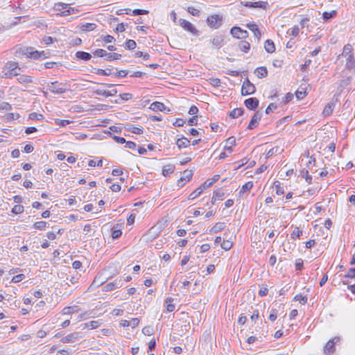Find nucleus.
<instances>
[{
	"label": "nucleus",
	"instance_id": "13d9d810",
	"mask_svg": "<svg viewBox=\"0 0 355 355\" xmlns=\"http://www.w3.org/2000/svg\"><path fill=\"white\" fill-rule=\"evenodd\" d=\"M148 10H143V9H135L132 10V15H147L148 13Z\"/></svg>",
	"mask_w": 355,
	"mask_h": 355
},
{
	"label": "nucleus",
	"instance_id": "473e14b6",
	"mask_svg": "<svg viewBox=\"0 0 355 355\" xmlns=\"http://www.w3.org/2000/svg\"><path fill=\"white\" fill-rule=\"evenodd\" d=\"M150 107L153 110H159V111H164L166 109V106L164 103L160 102H154L151 104Z\"/></svg>",
	"mask_w": 355,
	"mask_h": 355
},
{
	"label": "nucleus",
	"instance_id": "7ed1b4c3",
	"mask_svg": "<svg viewBox=\"0 0 355 355\" xmlns=\"http://www.w3.org/2000/svg\"><path fill=\"white\" fill-rule=\"evenodd\" d=\"M346 58L345 68L353 69L355 68V60L354 58L353 47L351 44H347L344 46L343 53L339 55Z\"/></svg>",
	"mask_w": 355,
	"mask_h": 355
},
{
	"label": "nucleus",
	"instance_id": "2f4dec72",
	"mask_svg": "<svg viewBox=\"0 0 355 355\" xmlns=\"http://www.w3.org/2000/svg\"><path fill=\"white\" fill-rule=\"evenodd\" d=\"M253 182L252 181H249V182H247L246 183H245L241 190L239 191V195H242L244 193H245L246 191L250 190L252 187H253Z\"/></svg>",
	"mask_w": 355,
	"mask_h": 355
},
{
	"label": "nucleus",
	"instance_id": "8fccbe9b",
	"mask_svg": "<svg viewBox=\"0 0 355 355\" xmlns=\"http://www.w3.org/2000/svg\"><path fill=\"white\" fill-rule=\"evenodd\" d=\"M299 32L300 28L297 26H295L288 31V33L293 37H296L299 34Z\"/></svg>",
	"mask_w": 355,
	"mask_h": 355
},
{
	"label": "nucleus",
	"instance_id": "aec40b11",
	"mask_svg": "<svg viewBox=\"0 0 355 355\" xmlns=\"http://www.w3.org/2000/svg\"><path fill=\"white\" fill-rule=\"evenodd\" d=\"M190 144V140L187 138L182 137L180 138L176 141V145L179 149L187 148Z\"/></svg>",
	"mask_w": 355,
	"mask_h": 355
},
{
	"label": "nucleus",
	"instance_id": "a878e982",
	"mask_svg": "<svg viewBox=\"0 0 355 355\" xmlns=\"http://www.w3.org/2000/svg\"><path fill=\"white\" fill-rule=\"evenodd\" d=\"M76 57L84 61H88L92 58V55L90 53L85 51H78L76 53Z\"/></svg>",
	"mask_w": 355,
	"mask_h": 355
},
{
	"label": "nucleus",
	"instance_id": "2eb2a0df",
	"mask_svg": "<svg viewBox=\"0 0 355 355\" xmlns=\"http://www.w3.org/2000/svg\"><path fill=\"white\" fill-rule=\"evenodd\" d=\"M193 176L192 171L186 170L184 171L183 176L178 181V185L182 187L186 182H189Z\"/></svg>",
	"mask_w": 355,
	"mask_h": 355
},
{
	"label": "nucleus",
	"instance_id": "58836bf2",
	"mask_svg": "<svg viewBox=\"0 0 355 355\" xmlns=\"http://www.w3.org/2000/svg\"><path fill=\"white\" fill-rule=\"evenodd\" d=\"M294 301H299L301 304H306L307 303L308 298L306 296H303L301 294L296 295L294 298Z\"/></svg>",
	"mask_w": 355,
	"mask_h": 355
},
{
	"label": "nucleus",
	"instance_id": "39448f33",
	"mask_svg": "<svg viewBox=\"0 0 355 355\" xmlns=\"http://www.w3.org/2000/svg\"><path fill=\"white\" fill-rule=\"evenodd\" d=\"M223 17L219 15H212L207 18V25L214 29L218 28L222 25Z\"/></svg>",
	"mask_w": 355,
	"mask_h": 355
},
{
	"label": "nucleus",
	"instance_id": "0e129e2a",
	"mask_svg": "<svg viewBox=\"0 0 355 355\" xmlns=\"http://www.w3.org/2000/svg\"><path fill=\"white\" fill-rule=\"evenodd\" d=\"M352 80V77H347L346 78L343 79L340 81V87H345L350 84L351 81Z\"/></svg>",
	"mask_w": 355,
	"mask_h": 355
},
{
	"label": "nucleus",
	"instance_id": "864d4df0",
	"mask_svg": "<svg viewBox=\"0 0 355 355\" xmlns=\"http://www.w3.org/2000/svg\"><path fill=\"white\" fill-rule=\"evenodd\" d=\"M302 234V231L300 230L299 227H295L291 234V238H300Z\"/></svg>",
	"mask_w": 355,
	"mask_h": 355
},
{
	"label": "nucleus",
	"instance_id": "49530a36",
	"mask_svg": "<svg viewBox=\"0 0 355 355\" xmlns=\"http://www.w3.org/2000/svg\"><path fill=\"white\" fill-rule=\"evenodd\" d=\"M28 118L32 120L42 121L44 119V116L42 114L32 112L29 114Z\"/></svg>",
	"mask_w": 355,
	"mask_h": 355
},
{
	"label": "nucleus",
	"instance_id": "9b49d317",
	"mask_svg": "<svg viewBox=\"0 0 355 355\" xmlns=\"http://www.w3.org/2000/svg\"><path fill=\"white\" fill-rule=\"evenodd\" d=\"M83 338L82 334L80 332H73L64 336L61 338L60 341L62 343H73Z\"/></svg>",
	"mask_w": 355,
	"mask_h": 355
},
{
	"label": "nucleus",
	"instance_id": "e433bc0d",
	"mask_svg": "<svg viewBox=\"0 0 355 355\" xmlns=\"http://www.w3.org/2000/svg\"><path fill=\"white\" fill-rule=\"evenodd\" d=\"M95 73L99 76H111L113 74L112 73L111 69H96V71Z\"/></svg>",
	"mask_w": 355,
	"mask_h": 355
},
{
	"label": "nucleus",
	"instance_id": "5fc2aeb1",
	"mask_svg": "<svg viewBox=\"0 0 355 355\" xmlns=\"http://www.w3.org/2000/svg\"><path fill=\"white\" fill-rule=\"evenodd\" d=\"M119 98L122 101H127L132 98V94L130 93L121 94Z\"/></svg>",
	"mask_w": 355,
	"mask_h": 355
},
{
	"label": "nucleus",
	"instance_id": "4c0bfd02",
	"mask_svg": "<svg viewBox=\"0 0 355 355\" xmlns=\"http://www.w3.org/2000/svg\"><path fill=\"white\" fill-rule=\"evenodd\" d=\"M174 167L172 165H166L163 167L162 175L164 176H168L173 172Z\"/></svg>",
	"mask_w": 355,
	"mask_h": 355
},
{
	"label": "nucleus",
	"instance_id": "412c9836",
	"mask_svg": "<svg viewBox=\"0 0 355 355\" xmlns=\"http://www.w3.org/2000/svg\"><path fill=\"white\" fill-rule=\"evenodd\" d=\"M225 227V223L222 222L216 223L209 230L210 234H216L222 230Z\"/></svg>",
	"mask_w": 355,
	"mask_h": 355
},
{
	"label": "nucleus",
	"instance_id": "338daca9",
	"mask_svg": "<svg viewBox=\"0 0 355 355\" xmlns=\"http://www.w3.org/2000/svg\"><path fill=\"white\" fill-rule=\"evenodd\" d=\"M187 11L193 16H198L200 14V10L193 7H189Z\"/></svg>",
	"mask_w": 355,
	"mask_h": 355
},
{
	"label": "nucleus",
	"instance_id": "f8f14e48",
	"mask_svg": "<svg viewBox=\"0 0 355 355\" xmlns=\"http://www.w3.org/2000/svg\"><path fill=\"white\" fill-rule=\"evenodd\" d=\"M243 6L247 8H262L263 10H266L268 6V3L267 1H256V2H250L247 1L245 3H243Z\"/></svg>",
	"mask_w": 355,
	"mask_h": 355
},
{
	"label": "nucleus",
	"instance_id": "1a4fd4ad",
	"mask_svg": "<svg viewBox=\"0 0 355 355\" xmlns=\"http://www.w3.org/2000/svg\"><path fill=\"white\" fill-rule=\"evenodd\" d=\"M230 33L234 37L237 39H245L248 37V31L238 26L232 27L230 30Z\"/></svg>",
	"mask_w": 355,
	"mask_h": 355
},
{
	"label": "nucleus",
	"instance_id": "cd10ccee",
	"mask_svg": "<svg viewBox=\"0 0 355 355\" xmlns=\"http://www.w3.org/2000/svg\"><path fill=\"white\" fill-rule=\"evenodd\" d=\"M238 46L239 49L244 53H248L250 49V43L245 40L239 42Z\"/></svg>",
	"mask_w": 355,
	"mask_h": 355
},
{
	"label": "nucleus",
	"instance_id": "f03ea898",
	"mask_svg": "<svg viewBox=\"0 0 355 355\" xmlns=\"http://www.w3.org/2000/svg\"><path fill=\"white\" fill-rule=\"evenodd\" d=\"M21 69L19 67L18 62L8 61L3 67V78H12L14 76L20 75Z\"/></svg>",
	"mask_w": 355,
	"mask_h": 355
},
{
	"label": "nucleus",
	"instance_id": "680f3d73",
	"mask_svg": "<svg viewBox=\"0 0 355 355\" xmlns=\"http://www.w3.org/2000/svg\"><path fill=\"white\" fill-rule=\"evenodd\" d=\"M344 278H355V268H349L348 272L344 276Z\"/></svg>",
	"mask_w": 355,
	"mask_h": 355
},
{
	"label": "nucleus",
	"instance_id": "37998d69",
	"mask_svg": "<svg viewBox=\"0 0 355 355\" xmlns=\"http://www.w3.org/2000/svg\"><path fill=\"white\" fill-rule=\"evenodd\" d=\"M137 43L133 40H128L125 43V48L128 50H132L136 48Z\"/></svg>",
	"mask_w": 355,
	"mask_h": 355
},
{
	"label": "nucleus",
	"instance_id": "5701e85b",
	"mask_svg": "<svg viewBox=\"0 0 355 355\" xmlns=\"http://www.w3.org/2000/svg\"><path fill=\"white\" fill-rule=\"evenodd\" d=\"M254 73L259 78H263L268 76V69L266 67H259L255 69Z\"/></svg>",
	"mask_w": 355,
	"mask_h": 355
},
{
	"label": "nucleus",
	"instance_id": "7c9ffc66",
	"mask_svg": "<svg viewBox=\"0 0 355 355\" xmlns=\"http://www.w3.org/2000/svg\"><path fill=\"white\" fill-rule=\"evenodd\" d=\"M126 129L127 130L137 135H141L144 132V128L142 127H135L132 125H129Z\"/></svg>",
	"mask_w": 355,
	"mask_h": 355
},
{
	"label": "nucleus",
	"instance_id": "c85d7f7f",
	"mask_svg": "<svg viewBox=\"0 0 355 355\" xmlns=\"http://www.w3.org/2000/svg\"><path fill=\"white\" fill-rule=\"evenodd\" d=\"M244 112V109L242 107L239 108H235L233 110H232L229 116L232 119L238 118L239 116H241Z\"/></svg>",
	"mask_w": 355,
	"mask_h": 355
},
{
	"label": "nucleus",
	"instance_id": "6ab92c4d",
	"mask_svg": "<svg viewBox=\"0 0 355 355\" xmlns=\"http://www.w3.org/2000/svg\"><path fill=\"white\" fill-rule=\"evenodd\" d=\"M80 311V309L78 306H66L62 309V313L63 315H71L74 313H78Z\"/></svg>",
	"mask_w": 355,
	"mask_h": 355
},
{
	"label": "nucleus",
	"instance_id": "4d7b16f0",
	"mask_svg": "<svg viewBox=\"0 0 355 355\" xmlns=\"http://www.w3.org/2000/svg\"><path fill=\"white\" fill-rule=\"evenodd\" d=\"M277 313L278 311L277 309H272L269 315V320L272 322H274L277 318Z\"/></svg>",
	"mask_w": 355,
	"mask_h": 355
},
{
	"label": "nucleus",
	"instance_id": "423d86ee",
	"mask_svg": "<svg viewBox=\"0 0 355 355\" xmlns=\"http://www.w3.org/2000/svg\"><path fill=\"white\" fill-rule=\"evenodd\" d=\"M256 92V88L248 78H246L243 83L241 88V94L243 96H248L254 94Z\"/></svg>",
	"mask_w": 355,
	"mask_h": 355
},
{
	"label": "nucleus",
	"instance_id": "a18cd8bd",
	"mask_svg": "<svg viewBox=\"0 0 355 355\" xmlns=\"http://www.w3.org/2000/svg\"><path fill=\"white\" fill-rule=\"evenodd\" d=\"M107 52L105 50L102 49H98L94 52V56H97L99 58L105 57V58L107 56Z\"/></svg>",
	"mask_w": 355,
	"mask_h": 355
},
{
	"label": "nucleus",
	"instance_id": "f704fd0d",
	"mask_svg": "<svg viewBox=\"0 0 355 355\" xmlns=\"http://www.w3.org/2000/svg\"><path fill=\"white\" fill-rule=\"evenodd\" d=\"M203 190L200 187H198L196 190H194L192 193L189 196V200H194L198 198L202 193Z\"/></svg>",
	"mask_w": 355,
	"mask_h": 355
},
{
	"label": "nucleus",
	"instance_id": "3c124183",
	"mask_svg": "<svg viewBox=\"0 0 355 355\" xmlns=\"http://www.w3.org/2000/svg\"><path fill=\"white\" fill-rule=\"evenodd\" d=\"M335 15H336V11H331L330 12H324L322 14V18L324 20L327 21V20L333 18L334 17H335Z\"/></svg>",
	"mask_w": 355,
	"mask_h": 355
},
{
	"label": "nucleus",
	"instance_id": "b1692460",
	"mask_svg": "<svg viewBox=\"0 0 355 355\" xmlns=\"http://www.w3.org/2000/svg\"><path fill=\"white\" fill-rule=\"evenodd\" d=\"M234 146H236V139L234 137H230L226 140V145L224 149L232 153L233 150L232 148Z\"/></svg>",
	"mask_w": 355,
	"mask_h": 355
},
{
	"label": "nucleus",
	"instance_id": "dca6fc26",
	"mask_svg": "<svg viewBox=\"0 0 355 355\" xmlns=\"http://www.w3.org/2000/svg\"><path fill=\"white\" fill-rule=\"evenodd\" d=\"M262 116L261 113L257 112L252 117L250 123L248 126V130H252L256 128L259 123V121H260Z\"/></svg>",
	"mask_w": 355,
	"mask_h": 355
},
{
	"label": "nucleus",
	"instance_id": "6e6d98bb",
	"mask_svg": "<svg viewBox=\"0 0 355 355\" xmlns=\"http://www.w3.org/2000/svg\"><path fill=\"white\" fill-rule=\"evenodd\" d=\"M71 121L69 120L65 119H57L55 121V123L61 127H65L67 125L70 124Z\"/></svg>",
	"mask_w": 355,
	"mask_h": 355
},
{
	"label": "nucleus",
	"instance_id": "052dcab7",
	"mask_svg": "<svg viewBox=\"0 0 355 355\" xmlns=\"http://www.w3.org/2000/svg\"><path fill=\"white\" fill-rule=\"evenodd\" d=\"M135 57L141 58L142 57L144 60H147L150 58V55L148 53H144L142 51H137L135 53Z\"/></svg>",
	"mask_w": 355,
	"mask_h": 355
},
{
	"label": "nucleus",
	"instance_id": "4be33fe9",
	"mask_svg": "<svg viewBox=\"0 0 355 355\" xmlns=\"http://www.w3.org/2000/svg\"><path fill=\"white\" fill-rule=\"evenodd\" d=\"M96 26V24L94 23L82 24L80 26V30L83 32H89L94 31Z\"/></svg>",
	"mask_w": 355,
	"mask_h": 355
},
{
	"label": "nucleus",
	"instance_id": "c03bdc74",
	"mask_svg": "<svg viewBox=\"0 0 355 355\" xmlns=\"http://www.w3.org/2000/svg\"><path fill=\"white\" fill-rule=\"evenodd\" d=\"M24 208L21 205H15L11 210V212L14 214H19L24 211Z\"/></svg>",
	"mask_w": 355,
	"mask_h": 355
},
{
	"label": "nucleus",
	"instance_id": "f257e3e1",
	"mask_svg": "<svg viewBox=\"0 0 355 355\" xmlns=\"http://www.w3.org/2000/svg\"><path fill=\"white\" fill-rule=\"evenodd\" d=\"M14 51L15 55L19 58H26L33 60L44 59L47 58L46 55L48 54L44 51H36L33 47L31 46H16Z\"/></svg>",
	"mask_w": 355,
	"mask_h": 355
},
{
	"label": "nucleus",
	"instance_id": "09e8293b",
	"mask_svg": "<svg viewBox=\"0 0 355 355\" xmlns=\"http://www.w3.org/2000/svg\"><path fill=\"white\" fill-rule=\"evenodd\" d=\"M274 186L276 189L277 195H282L284 193V189L281 187V183L279 181L274 182Z\"/></svg>",
	"mask_w": 355,
	"mask_h": 355
},
{
	"label": "nucleus",
	"instance_id": "774afa93",
	"mask_svg": "<svg viewBox=\"0 0 355 355\" xmlns=\"http://www.w3.org/2000/svg\"><path fill=\"white\" fill-rule=\"evenodd\" d=\"M33 146L31 144H28L24 146L23 152L26 153H31L33 151Z\"/></svg>",
	"mask_w": 355,
	"mask_h": 355
},
{
	"label": "nucleus",
	"instance_id": "a211bd4d",
	"mask_svg": "<svg viewBox=\"0 0 355 355\" xmlns=\"http://www.w3.org/2000/svg\"><path fill=\"white\" fill-rule=\"evenodd\" d=\"M246 26L254 33V35L258 40H260L261 37V33L255 24H248Z\"/></svg>",
	"mask_w": 355,
	"mask_h": 355
},
{
	"label": "nucleus",
	"instance_id": "6e6552de",
	"mask_svg": "<svg viewBox=\"0 0 355 355\" xmlns=\"http://www.w3.org/2000/svg\"><path fill=\"white\" fill-rule=\"evenodd\" d=\"M340 340L338 336L334 337L333 339L329 340L325 345L323 349L324 354L326 355H331L335 352V344Z\"/></svg>",
	"mask_w": 355,
	"mask_h": 355
},
{
	"label": "nucleus",
	"instance_id": "393cba45",
	"mask_svg": "<svg viewBox=\"0 0 355 355\" xmlns=\"http://www.w3.org/2000/svg\"><path fill=\"white\" fill-rule=\"evenodd\" d=\"M264 49L268 53H272L275 51V46L271 40H266L264 43Z\"/></svg>",
	"mask_w": 355,
	"mask_h": 355
},
{
	"label": "nucleus",
	"instance_id": "a19ab883",
	"mask_svg": "<svg viewBox=\"0 0 355 355\" xmlns=\"http://www.w3.org/2000/svg\"><path fill=\"white\" fill-rule=\"evenodd\" d=\"M300 175L302 178H305L306 182L309 184H311L312 177L309 175V171L307 170L303 169L300 171Z\"/></svg>",
	"mask_w": 355,
	"mask_h": 355
},
{
	"label": "nucleus",
	"instance_id": "20e7f679",
	"mask_svg": "<svg viewBox=\"0 0 355 355\" xmlns=\"http://www.w3.org/2000/svg\"><path fill=\"white\" fill-rule=\"evenodd\" d=\"M67 85L64 83H59L58 82H52L47 85V89L49 90L51 92L57 94H62L67 92Z\"/></svg>",
	"mask_w": 355,
	"mask_h": 355
},
{
	"label": "nucleus",
	"instance_id": "e2e57ef3",
	"mask_svg": "<svg viewBox=\"0 0 355 355\" xmlns=\"http://www.w3.org/2000/svg\"><path fill=\"white\" fill-rule=\"evenodd\" d=\"M54 39L51 36H45L42 38V42L46 45L51 44L54 42Z\"/></svg>",
	"mask_w": 355,
	"mask_h": 355
},
{
	"label": "nucleus",
	"instance_id": "0eeeda50",
	"mask_svg": "<svg viewBox=\"0 0 355 355\" xmlns=\"http://www.w3.org/2000/svg\"><path fill=\"white\" fill-rule=\"evenodd\" d=\"M180 26L185 31L189 32L193 35H198L199 31L196 29V28L189 21L180 19Z\"/></svg>",
	"mask_w": 355,
	"mask_h": 355
},
{
	"label": "nucleus",
	"instance_id": "c9c22d12",
	"mask_svg": "<svg viewBox=\"0 0 355 355\" xmlns=\"http://www.w3.org/2000/svg\"><path fill=\"white\" fill-rule=\"evenodd\" d=\"M121 55L116 53H107L105 60L107 61H112L115 60H119L121 58Z\"/></svg>",
	"mask_w": 355,
	"mask_h": 355
},
{
	"label": "nucleus",
	"instance_id": "c756f323",
	"mask_svg": "<svg viewBox=\"0 0 355 355\" xmlns=\"http://www.w3.org/2000/svg\"><path fill=\"white\" fill-rule=\"evenodd\" d=\"M173 298L168 297L165 300V304H166L167 312H172L175 310V304L173 303Z\"/></svg>",
	"mask_w": 355,
	"mask_h": 355
},
{
	"label": "nucleus",
	"instance_id": "79ce46f5",
	"mask_svg": "<svg viewBox=\"0 0 355 355\" xmlns=\"http://www.w3.org/2000/svg\"><path fill=\"white\" fill-rule=\"evenodd\" d=\"M221 248L225 250H230L232 246L233 243L230 240H223V243L220 244Z\"/></svg>",
	"mask_w": 355,
	"mask_h": 355
},
{
	"label": "nucleus",
	"instance_id": "ddd939ff",
	"mask_svg": "<svg viewBox=\"0 0 355 355\" xmlns=\"http://www.w3.org/2000/svg\"><path fill=\"white\" fill-rule=\"evenodd\" d=\"M259 101L255 97L249 98L244 101L245 107L250 110H255L259 106Z\"/></svg>",
	"mask_w": 355,
	"mask_h": 355
},
{
	"label": "nucleus",
	"instance_id": "69168bd1",
	"mask_svg": "<svg viewBox=\"0 0 355 355\" xmlns=\"http://www.w3.org/2000/svg\"><path fill=\"white\" fill-rule=\"evenodd\" d=\"M277 108V106L276 104L275 103H270L268 107L266 109V114H270V112H273L274 110H275Z\"/></svg>",
	"mask_w": 355,
	"mask_h": 355
},
{
	"label": "nucleus",
	"instance_id": "bb28decb",
	"mask_svg": "<svg viewBox=\"0 0 355 355\" xmlns=\"http://www.w3.org/2000/svg\"><path fill=\"white\" fill-rule=\"evenodd\" d=\"M101 322L99 320H92L89 322L85 323L83 329H94L98 328L101 325Z\"/></svg>",
	"mask_w": 355,
	"mask_h": 355
},
{
	"label": "nucleus",
	"instance_id": "ea45409f",
	"mask_svg": "<svg viewBox=\"0 0 355 355\" xmlns=\"http://www.w3.org/2000/svg\"><path fill=\"white\" fill-rule=\"evenodd\" d=\"M117 287H118V285L116 282H110V283L106 284L103 286V291H105L106 292L111 291Z\"/></svg>",
	"mask_w": 355,
	"mask_h": 355
},
{
	"label": "nucleus",
	"instance_id": "9d476101",
	"mask_svg": "<svg viewBox=\"0 0 355 355\" xmlns=\"http://www.w3.org/2000/svg\"><path fill=\"white\" fill-rule=\"evenodd\" d=\"M338 101V97L334 95L332 100L327 103V105L324 107L322 114L324 116H329L332 113L336 106V103Z\"/></svg>",
	"mask_w": 355,
	"mask_h": 355
},
{
	"label": "nucleus",
	"instance_id": "603ef678",
	"mask_svg": "<svg viewBox=\"0 0 355 355\" xmlns=\"http://www.w3.org/2000/svg\"><path fill=\"white\" fill-rule=\"evenodd\" d=\"M94 93L96 95L103 96L105 97H108L110 95V94L108 92L107 90H103V89H96L94 92Z\"/></svg>",
	"mask_w": 355,
	"mask_h": 355
},
{
	"label": "nucleus",
	"instance_id": "4468645a",
	"mask_svg": "<svg viewBox=\"0 0 355 355\" xmlns=\"http://www.w3.org/2000/svg\"><path fill=\"white\" fill-rule=\"evenodd\" d=\"M225 35L223 34H217L214 35L211 40V44L217 49H220L224 44Z\"/></svg>",
	"mask_w": 355,
	"mask_h": 355
},
{
	"label": "nucleus",
	"instance_id": "f3484780",
	"mask_svg": "<svg viewBox=\"0 0 355 355\" xmlns=\"http://www.w3.org/2000/svg\"><path fill=\"white\" fill-rule=\"evenodd\" d=\"M19 76L17 78V81L19 83L26 86L28 84H31L33 83V78L31 76L27 75H19Z\"/></svg>",
	"mask_w": 355,
	"mask_h": 355
},
{
	"label": "nucleus",
	"instance_id": "bf43d9fd",
	"mask_svg": "<svg viewBox=\"0 0 355 355\" xmlns=\"http://www.w3.org/2000/svg\"><path fill=\"white\" fill-rule=\"evenodd\" d=\"M25 278V275L24 274H19L14 276L12 279V282L18 283L21 282Z\"/></svg>",
	"mask_w": 355,
	"mask_h": 355
},
{
	"label": "nucleus",
	"instance_id": "72a5a7b5",
	"mask_svg": "<svg viewBox=\"0 0 355 355\" xmlns=\"http://www.w3.org/2000/svg\"><path fill=\"white\" fill-rule=\"evenodd\" d=\"M47 224L46 221H38L35 222L33 227L35 230H44L47 227Z\"/></svg>",
	"mask_w": 355,
	"mask_h": 355
},
{
	"label": "nucleus",
	"instance_id": "de8ad7c7",
	"mask_svg": "<svg viewBox=\"0 0 355 355\" xmlns=\"http://www.w3.org/2000/svg\"><path fill=\"white\" fill-rule=\"evenodd\" d=\"M122 234V231L120 229H116L115 227H114L112 230V237L113 239H119Z\"/></svg>",
	"mask_w": 355,
	"mask_h": 355
}]
</instances>
